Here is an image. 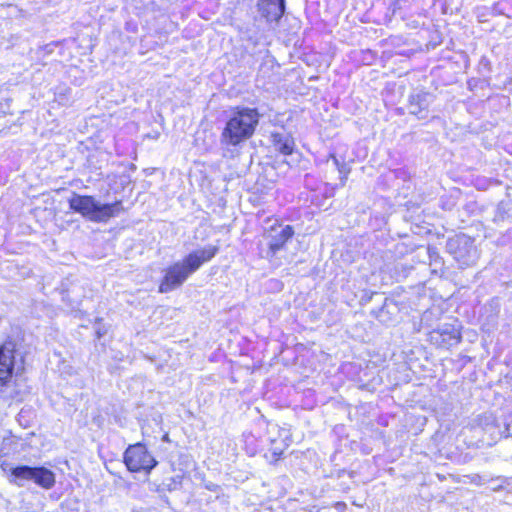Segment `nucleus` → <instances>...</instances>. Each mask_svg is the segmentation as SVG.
Segmentation results:
<instances>
[{"mask_svg":"<svg viewBox=\"0 0 512 512\" xmlns=\"http://www.w3.org/2000/svg\"><path fill=\"white\" fill-rule=\"evenodd\" d=\"M219 252V247L210 245L187 254L182 261L166 267L159 282L158 292L169 293L180 288L185 281L205 263L210 262Z\"/></svg>","mask_w":512,"mask_h":512,"instance_id":"obj_1","label":"nucleus"},{"mask_svg":"<svg viewBox=\"0 0 512 512\" xmlns=\"http://www.w3.org/2000/svg\"><path fill=\"white\" fill-rule=\"evenodd\" d=\"M261 119L257 108L234 106L230 108L222 128L220 140L226 147H239L255 135Z\"/></svg>","mask_w":512,"mask_h":512,"instance_id":"obj_2","label":"nucleus"},{"mask_svg":"<svg viewBox=\"0 0 512 512\" xmlns=\"http://www.w3.org/2000/svg\"><path fill=\"white\" fill-rule=\"evenodd\" d=\"M69 209L94 222H107L119 215L123 210L121 200L99 204L92 195L74 193L68 200Z\"/></svg>","mask_w":512,"mask_h":512,"instance_id":"obj_3","label":"nucleus"},{"mask_svg":"<svg viewBox=\"0 0 512 512\" xmlns=\"http://www.w3.org/2000/svg\"><path fill=\"white\" fill-rule=\"evenodd\" d=\"M295 236V229L292 225H283L280 220H276L272 225L263 230V237L267 240L265 250L259 251L261 258L272 259L278 252L286 248Z\"/></svg>","mask_w":512,"mask_h":512,"instance_id":"obj_4","label":"nucleus"},{"mask_svg":"<svg viewBox=\"0 0 512 512\" xmlns=\"http://www.w3.org/2000/svg\"><path fill=\"white\" fill-rule=\"evenodd\" d=\"M123 463L129 472L144 475H149L158 465L157 459L142 442L128 445L123 453Z\"/></svg>","mask_w":512,"mask_h":512,"instance_id":"obj_5","label":"nucleus"},{"mask_svg":"<svg viewBox=\"0 0 512 512\" xmlns=\"http://www.w3.org/2000/svg\"><path fill=\"white\" fill-rule=\"evenodd\" d=\"M9 477L11 482L18 485L22 481H33L45 490L53 488L56 483L54 472L44 466L18 465L10 469Z\"/></svg>","mask_w":512,"mask_h":512,"instance_id":"obj_6","label":"nucleus"},{"mask_svg":"<svg viewBox=\"0 0 512 512\" xmlns=\"http://www.w3.org/2000/svg\"><path fill=\"white\" fill-rule=\"evenodd\" d=\"M17 354V341L12 336H7L0 343V384H9L15 375L24 371V367L16 368Z\"/></svg>","mask_w":512,"mask_h":512,"instance_id":"obj_7","label":"nucleus"},{"mask_svg":"<svg viewBox=\"0 0 512 512\" xmlns=\"http://www.w3.org/2000/svg\"><path fill=\"white\" fill-rule=\"evenodd\" d=\"M462 340L461 332L453 326L436 328L427 335L428 344L437 350H447Z\"/></svg>","mask_w":512,"mask_h":512,"instance_id":"obj_8","label":"nucleus"},{"mask_svg":"<svg viewBox=\"0 0 512 512\" xmlns=\"http://www.w3.org/2000/svg\"><path fill=\"white\" fill-rule=\"evenodd\" d=\"M259 10L269 22H279L285 13V0H259Z\"/></svg>","mask_w":512,"mask_h":512,"instance_id":"obj_9","label":"nucleus"},{"mask_svg":"<svg viewBox=\"0 0 512 512\" xmlns=\"http://www.w3.org/2000/svg\"><path fill=\"white\" fill-rule=\"evenodd\" d=\"M271 142L277 152L284 156L293 154L295 143L292 138L283 136L280 133H272Z\"/></svg>","mask_w":512,"mask_h":512,"instance_id":"obj_10","label":"nucleus"},{"mask_svg":"<svg viewBox=\"0 0 512 512\" xmlns=\"http://www.w3.org/2000/svg\"><path fill=\"white\" fill-rule=\"evenodd\" d=\"M427 96V92H419L409 96L408 107L411 114L419 116L423 111H427Z\"/></svg>","mask_w":512,"mask_h":512,"instance_id":"obj_11","label":"nucleus"},{"mask_svg":"<svg viewBox=\"0 0 512 512\" xmlns=\"http://www.w3.org/2000/svg\"><path fill=\"white\" fill-rule=\"evenodd\" d=\"M243 449H244L245 453L250 457H253L258 454L259 447L257 444V439L251 433L244 436Z\"/></svg>","mask_w":512,"mask_h":512,"instance_id":"obj_12","label":"nucleus"},{"mask_svg":"<svg viewBox=\"0 0 512 512\" xmlns=\"http://www.w3.org/2000/svg\"><path fill=\"white\" fill-rule=\"evenodd\" d=\"M282 456H283V450L281 449H272L270 451V456H269V459L271 461V463H277L278 461H280L282 459Z\"/></svg>","mask_w":512,"mask_h":512,"instance_id":"obj_13","label":"nucleus"}]
</instances>
